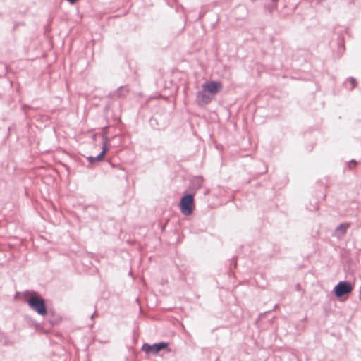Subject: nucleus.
<instances>
[{
  "instance_id": "f257e3e1",
  "label": "nucleus",
  "mask_w": 361,
  "mask_h": 361,
  "mask_svg": "<svg viewBox=\"0 0 361 361\" xmlns=\"http://www.w3.org/2000/svg\"><path fill=\"white\" fill-rule=\"evenodd\" d=\"M27 303L30 307L40 315H46L47 314V307L45 306L44 300L36 293L30 294L27 299Z\"/></svg>"
},
{
  "instance_id": "f03ea898",
  "label": "nucleus",
  "mask_w": 361,
  "mask_h": 361,
  "mask_svg": "<svg viewBox=\"0 0 361 361\" xmlns=\"http://www.w3.org/2000/svg\"><path fill=\"white\" fill-rule=\"evenodd\" d=\"M180 209L183 214L190 215L195 209L194 197L192 195H187L183 197L180 201Z\"/></svg>"
},
{
  "instance_id": "7ed1b4c3",
  "label": "nucleus",
  "mask_w": 361,
  "mask_h": 361,
  "mask_svg": "<svg viewBox=\"0 0 361 361\" xmlns=\"http://www.w3.org/2000/svg\"><path fill=\"white\" fill-rule=\"evenodd\" d=\"M353 286L346 281L339 282L334 288L335 295L337 297H341L345 294H348L352 292Z\"/></svg>"
},
{
  "instance_id": "20e7f679",
  "label": "nucleus",
  "mask_w": 361,
  "mask_h": 361,
  "mask_svg": "<svg viewBox=\"0 0 361 361\" xmlns=\"http://www.w3.org/2000/svg\"><path fill=\"white\" fill-rule=\"evenodd\" d=\"M202 88L204 92H208L214 95L222 89V85L219 82L212 81L203 84Z\"/></svg>"
},
{
  "instance_id": "39448f33",
  "label": "nucleus",
  "mask_w": 361,
  "mask_h": 361,
  "mask_svg": "<svg viewBox=\"0 0 361 361\" xmlns=\"http://www.w3.org/2000/svg\"><path fill=\"white\" fill-rule=\"evenodd\" d=\"M168 346L167 343H160L149 345L147 344L144 345L143 348L147 353L157 354L160 350L166 348Z\"/></svg>"
},
{
  "instance_id": "423d86ee",
  "label": "nucleus",
  "mask_w": 361,
  "mask_h": 361,
  "mask_svg": "<svg viewBox=\"0 0 361 361\" xmlns=\"http://www.w3.org/2000/svg\"><path fill=\"white\" fill-rule=\"evenodd\" d=\"M108 151V147L106 142H104L102 147V152L97 157H90L89 160L92 162L94 161H102L104 159V157L106 152Z\"/></svg>"
},
{
  "instance_id": "0eeeda50",
  "label": "nucleus",
  "mask_w": 361,
  "mask_h": 361,
  "mask_svg": "<svg viewBox=\"0 0 361 361\" xmlns=\"http://www.w3.org/2000/svg\"><path fill=\"white\" fill-rule=\"evenodd\" d=\"M349 227L348 224H342L338 227V230H342L343 233H345L346 229Z\"/></svg>"
},
{
  "instance_id": "6e6552de",
  "label": "nucleus",
  "mask_w": 361,
  "mask_h": 361,
  "mask_svg": "<svg viewBox=\"0 0 361 361\" xmlns=\"http://www.w3.org/2000/svg\"><path fill=\"white\" fill-rule=\"evenodd\" d=\"M201 99L204 103H209L211 101V98L205 95L204 94H202L201 95Z\"/></svg>"
},
{
  "instance_id": "1a4fd4ad",
  "label": "nucleus",
  "mask_w": 361,
  "mask_h": 361,
  "mask_svg": "<svg viewBox=\"0 0 361 361\" xmlns=\"http://www.w3.org/2000/svg\"><path fill=\"white\" fill-rule=\"evenodd\" d=\"M349 82H350V83L351 84L352 87H355V85H356V81H355V79H354V78H350V79L349 80Z\"/></svg>"
}]
</instances>
